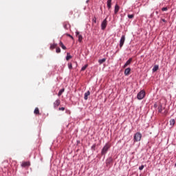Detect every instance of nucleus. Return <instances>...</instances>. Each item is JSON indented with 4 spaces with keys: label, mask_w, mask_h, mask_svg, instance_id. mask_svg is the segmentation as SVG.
Listing matches in <instances>:
<instances>
[{
    "label": "nucleus",
    "mask_w": 176,
    "mask_h": 176,
    "mask_svg": "<svg viewBox=\"0 0 176 176\" xmlns=\"http://www.w3.org/2000/svg\"><path fill=\"white\" fill-rule=\"evenodd\" d=\"M109 148H111V144H109V143L106 144L102 149L101 154L102 155H107V152H108V151H109Z\"/></svg>",
    "instance_id": "f257e3e1"
},
{
    "label": "nucleus",
    "mask_w": 176,
    "mask_h": 176,
    "mask_svg": "<svg viewBox=\"0 0 176 176\" xmlns=\"http://www.w3.org/2000/svg\"><path fill=\"white\" fill-rule=\"evenodd\" d=\"M145 98V91L141 90L137 95L138 100H143Z\"/></svg>",
    "instance_id": "f03ea898"
},
{
    "label": "nucleus",
    "mask_w": 176,
    "mask_h": 176,
    "mask_svg": "<svg viewBox=\"0 0 176 176\" xmlns=\"http://www.w3.org/2000/svg\"><path fill=\"white\" fill-rule=\"evenodd\" d=\"M107 19H104L102 23H101V30L102 31L105 30V28H107V25H108V21H107Z\"/></svg>",
    "instance_id": "7ed1b4c3"
},
{
    "label": "nucleus",
    "mask_w": 176,
    "mask_h": 176,
    "mask_svg": "<svg viewBox=\"0 0 176 176\" xmlns=\"http://www.w3.org/2000/svg\"><path fill=\"white\" fill-rule=\"evenodd\" d=\"M142 135L140 133H136L134 135V141L138 142V141H141V138Z\"/></svg>",
    "instance_id": "20e7f679"
},
{
    "label": "nucleus",
    "mask_w": 176,
    "mask_h": 176,
    "mask_svg": "<svg viewBox=\"0 0 176 176\" xmlns=\"http://www.w3.org/2000/svg\"><path fill=\"white\" fill-rule=\"evenodd\" d=\"M125 41H126V36L122 35L121 36L120 40V49H122V47H123V45H124Z\"/></svg>",
    "instance_id": "39448f33"
},
{
    "label": "nucleus",
    "mask_w": 176,
    "mask_h": 176,
    "mask_svg": "<svg viewBox=\"0 0 176 176\" xmlns=\"http://www.w3.org/2000/svg\"><path fill=\"white\" fill-rule=\"evenodd\" d=\"M63 28H65V30H69V28H71V24H69V22H68V21L63 22Z\"/></svg>",
    "instance_id": "423d86ee"
},
{
    "label": "nucleus",
    "mask_w": 176,
    "mask_h": 176,
    "mask_svg": "<svg viewBox=\"0 0 176 176\" xmlns=\"http://www.w3.org/2000/svg\"><path fill=\"white\" fill-rule=\"evenodd\" d=\"M60 104H61V101L60 100V99H57L53 104L54 105V108L56 109L57 108H58Z\"/></svg>",
    "instance_id": "0eeeda50"
},
{
    "label": "nucleus",
    "mask_w": 176,
    "mask_h": 176,
    "mask_svg": "<svg viewBox=\"0 0 176 176\" xmlns=\"http://www.w3.org/2000/svg\"><path fill=\"white\" fill-rule=\"evenodd\" d=\"M131 72V68L128 67V68L125 69L124 72L125 76H129V75H130Z\"/></svg>",
    "instance_id": "6e6552de"
},
{
    "label": "nucleus",
    "mask_w": 176,
    "mask_h": 176,
    "mask_svg": "<svg viewBox=\"0 0 176 176\" xmlns=\"http://www.w3.org/2000/svg\"><path fill=\"white\" fill-rule=\"evenodd\" d=\"M131 61H133V58H130L124 65L123 68H126L128 65H130L131 64Z\"/></svg>",
    "instance_id": "1a4fd4ad"
},
{
    "label": "nucleus",
    "mask_w": 176,
    "mask_h": 176,
    "mask_svg": "<svg viewBox=\"0 0 176 176\" xmlns=\"http://www.w3.org/2000/svg\"><path fill=\"white\" fill-rule=\"evenodd\" d=\"M107 5L108 10H110V9L112 8V0H107Z\"/></svg>",
    "instance_id": "9d476101"
},
{
    "label": "nucleus",
    "mask_w": 176,
    "mask_h": 176,
    "mask_svg": "<svg viewBox=\"0 0 176 176\" xmlns=\"http://www.w3.org/2000/svg\"><path fill=\"white\" fill-rule=\"evenodd\" d=\"M120 9V7L119 5L116 4L114 7V14H118V12H119V10Z\"/></svg>",
    "instance_id": "9b49d317"
},
{
    "label": "nucleus",
    "mask_w": 176,
    "mask_h": 176,
    "mask_svg": "<svg viewBox=\"0 0 176 176\" xmlns=\"http://www.w3.org/2000/svg\"><path fill=\"white\" fill-rule=\"evenodd\" d=\"M30 166H31V164L30 163V162H23L21 164V167H30Z\"/></svg>",
    "instance_id": "f8f14e48"
},
{
    "label": "nucleus",
    "mask_w": 176,
    "mask_h": 176,
    "mask_svg": "<svg viewBox=\"0 0 176 176\" xmlns=\"http://www.w3.org/2000/svg\"><path fill=\"white\" fill-rule=\"evenodd\" d=\"M157 109H158L159 113H163V110H164L165 108L163 107V105H162V104H160V105L157 107Z\"/></svg>",
    "instance_id": "ddd939ff"
},
{
    "label": "nucleus",
    "mask_w": 176,
    "mask_h": 176,
    "mask_svg": "<svg viewBox=\"0 0 176 176\" xmlns=\"http://www.w3.org/2000/svg\"><path fill=\"white\" fill-rule=\"evenodd\" d=\"M57 47V43H52V44H50V50H54V49H56Z\"/></svg>",
    "instance_id": "4468645a"
},
{
    "label": "nucleus",
    "mask_w": 176,
    "mask_h": 176,
    "mask_svg": "<svg viewBox=\"0 0 176 176\" xmlns=\"http://www.w3.org/2000/svg\"><path fill=\"white\" fill-rule=\"evenodd\" d=\"M89 96H90V91H87L85 93L84 99L87 100L89 98Z\"/></svg>",
    "instance_id": "2eb2a0df"
},
{
    "label": "nucleus",
    "mask_w": 176,
    "mask_h": 176,
    "mask_svg": "<svg viewBox=\"0 0 176 176\" xmlns=\"http://www.w3.org/2000/svg\"><path fill=\"white\" fill-rule=\"evenodd\" d=\"M59 46H60V47H62V49H63V50H67V47L65 45H64V43H62V41L59 42Z\"/></svg>",
    "instance_id": "dca6fc26"
},
{
    "label": "nucleus",
    "mask_w": 176,
    "mask_h": 176,
    "mask_svg": "<svg viewBox=\"0 0 176 176\" xmlns=\"http://www.w3.org/2000/svg\"><path fill=\"white\" fill-rule=\"evenodd\" d=\"M34 115H41V113H39V108L36 107L34 111Z\"/></svg>",
    "instance_id": "f3484780"
},
{
    "label": "nucleus",
    "mask_w": 176,
    "mask_h": 176,
    "mask_svg": "<svg viewBox=\"0 0 176 176\" xmlns=\"http://www.w3.org/2000/svg\"><path fill=\"white\" fill-rule=\"evenodd\" d=\"M105 61H107V58H103L98 60V63L100 64V65H101V64H102V63H105Z\"/></svg>",
    "instance_id": "a211bd4d"
},
{
    "label": "nucleus",
    "mask_w": 176,
    "mask_h": 176,
    "mask_svg": "<svg viewBox=\"0 0 176 176\" xmlns=\"http://www.w3.org/2000/svg\"><path fill=\"white\" fill-rule=\"evenodd\" d=\"M169 123H170V126H171L173 127V126H174V124H175V120L170 119L169 121Z\"/></svg>",
    "instance_id": "6ab92c4d"
},
{
    "label": "nucleus",
    "mask_w": 176,
    "mask_h": 176,
    "mask_svg": "<svg viewBox=\"0 0 176 176\" xmlns=\"http://www.w3.org/2000/svg\"><path fill=\"white\" fill-rule=\"evenodd\" d=\"M78 42L80 43H82V41H83V36H82V34H80L78 35Z\"/></svg>",
    "instance_id": "aec40b11"
},
{
    "label": "nucleus",
    "mask_w": 176,
    "mask_h": 176,
    "mask_svg": "<svg viewBox=\"0 0 176 176\" xmlns=\"http://www.w3.org/2000/svg\"><path fill=\"white\" fill-rule=\"evenodd\" d=\"M64 91H65V89H64V88H63L60 90H59V91L58 93V97H60V96H61Z\"/></svg>",
    "instance_id": "412c9836"
},
{
    "label": "nucleus",
    "mask_w": 176,
    "mask_h": 176,
    "mask_svg": "<svg viewBox=\"0 0 176 176\" xmlns=\"http://www.w3.org/2000/svg\"><path fill=\"white\" fill-rule=\"evenodd\" d=\"M70 58H72V56H71V55L69 54V52H67V56H66V60H67V61H68L69 60H70Z\"/></svg>",
    "instance_id": "4be33fe9"
},
{
    "label": "nucleus",
    "mask_w": 176,
    "mask_h": 176,
    "mask_svg": "<svg viewBox=\"0 0 176 176\" xmlns=\"http://www.w3.org/2000/svg\"><path fill=\"white\" fill-rule=\"evenodd\" d=\"M157 69H159V65H155L153 68V72H156V71H157Z\"/></svg>",
    "instance_id": "5701e85b"
},
{
    "label": "nucleus",
    "mask_w": 176,
    "mask_h": 176,
    "mask_svg": "<svg viewBox=\"0 0 176 176\" xmlns=\"http://www.w3.org/2000/svg\"><path fill=\"white\" fill-rule=\"evenodd\" d=\"M113 162L112 157H110L109 159H107L106 163L107 164H111V163Z\"/></svg>",
    "instance_id": "b1692460"
},
{
    "label": "nucleus",
    "mask_w": 176,
    "mask_h": 176,
    "mask_svg": "<svg viewBox=\"0 0 176 176\" xmlns=\"http://www.w3.org/2000/svg\"><path fill=\"white\" fill-rule=\"evenodd\" d=\"M87 67H89V65L86 64L82 68L80 71H85L86 68H87Z\"/></svg>",
    "instance_id": "393cba45"
},
{
    "label": "nucleus",
    "mask_w": 176,
    "mask_h": 176,
    "mask_svg": "<svg viewBox=\"0 0 176 176\" xmlns=\"http://www.w3.org/2000/svg\"><path fill=\"white\" fill-rule=\"evenodd\" d=\"M66 36H69V38H71V39H72V41L74 40V36L68 33H66Z\"/></svg>",
    "instance_id": "a878e982"
},
{
    "label": "nucleus",
    "mask_w": 176,
    "mask_h": 176,
    "mask_svg": "<svg viewBox=\"0 0 176 176\" xmlns=\"http://www.w3.org/2000/svg\"><path fill=\"white\" fill-rule=\"evenodd\" d=\"M92 22L94 23V24L97 23V18L96 16H94L92 19Z\"/></svg>",
    "instance_id": "bb28decb"
},
{
    "label": "nucleus",
    "mask_w": 176,
    "mask_h": 176,
    "mask_svg": "<svg viewBox=\"0 0 176 176\" xmlns=\"http://www.w3.org/2000/svg\"><path fill=\"white\" fill-rule=\"evenodd\" d=\"M65 113H67V115H71V110L66 109Z\"/></svg>",
    "instance_id": "cd10ccee"
},
{
    "label": "nucleus",
    "mask_w": 176,
    "mask_h": 176,
    "mask_svg": "<svg viewBox=\"0 0 176 176\" xmlns=\"http://www.w3.org/2000/svg\"><path fill=\"white\" fill-rule=\"evenodd\" d=\"M56 53H61V49L60 47H56Z\"/></svg>",
    "instance_id": "c85d7f7f"
},
{
    "label": "nucleus",
    "mask_w": 176,
    "mask_h": 176,
    "mask_svg": "<svg viewBox=\"0 0 176 176\" xmlns=\"http://www.w3.org/2000/svg\"><path fill=\"white\" fill-rule=\"evenodd\" d=\"M168 10V8L167 7H164L162 8V12H167Z\"/></svg>",
    "instance_id": "c756f323"
},
{
    "label": "nucleus",
    "mask_w": 176,
    "mask_h": 176,
    "mask_svg": "<svg viewBox=\"0 0 176 176\" xmlns=\"http://www.w3.org/2000/svg\"><path fill=\"white\" fill-rule=\"evenodd\" d=\"M128 19H134V14H128Z\"/></svg>",
    "instance_id": "7c9ffc66"
},
{
    "label": "nucleus",
    "mask_w": 176,
    "mask_h": 176,
    "mask_svg": "<svg viewBox=\"0 0 176 176\" xmlns=\"http://www.w3.org/2000/svg\"><path fill=\"white\" fill-rule=\"evenodd\" d=\"M67 65H68L69 69H72V63H69Z\"/></svg>",
    "instance_id": "2f4dec72"
},
{
    "label": "nucleus",
    "mask_w": 176,
    "mask_h": 176,
    "mask_svg": "<svg viewBox=\"0 0 176 176\" xmlns=\"http://www.w3.org/2000/svg\"><path fill=\"white\" fill-rule=\"evenodd\" d=\"M58 111H65V107H59Z\"/></svg>",
    "instance_id": "473e14b6"
},
{
    "label": "nucleus",
    "mask_w": 176,
    "mask_h": 176,
    "mask_svg": "<svg viewBox=\"0 0 176 176\" xmlns=\"http://www.w3.org/2000/svg\"><path fill=\"white\" fill-rule=\"evenodd\" d=\"M162 113H163V115H167V113H168V111H167V110H164V112H162Z\"/></svg>",
    "instance_id": "72a5a7b5"
},
{
    "label": "nucleus",
    "mask_w": 176,
    "mask_h": 176,
    "mask_svg": "<svg viewBox=\"0 0 176 176\" xmlns=\"http://www.w3.org/2000/svg\"><path fill=\"white\" fill-rule=\"evenodd\" d=\"M80 32H79V31H76V36H79Z\"/></svg>",
    "instance_id": "f704fd0d"
},
{
    "label": "nucleus",
    "mask_w": 176,
    "mask_h": 176,
    "mask_svg": "<svg viewBox=\"0 0 176 176\" xmlns=\"http://www.w3.org/2000/svg\"><path fill=\"white\" fill-rule=\"evenodd\" d=\"M144 165H142L141 166L139 167V170H144Z\"/></svg>",
    "instance_id": "c9c22d12"
},
{
    "label": "nucleus",
    "mask_w": 176,
    "mask_h": 176,
    "mask_svg": "<svg viewBox=\"0 0 176 176\" xmlns=\"http://www.w3.org/2000/svg\"><path fill=\"white\" fill-rule=\"evenodd\" d=\"M153 107H154V108H157V103H155L154 105H153Z\"/></svg>",
    "instance_id": "e433bc0d"
},
{
    "label": "nucleus",
    "mask_w": 176,
    "mask_h": 176,
    "mask_svg": "<svg viewBox=\"0 0 176 176\" xmlns=\"http://www.w3.org/2000/svg\"><path fill=\"white\" fill-rule=\"evenodd\" d=\"M162 21H163V23H166L167 22V21H166V19H162Z\"/></svg>",
    "instance_id": "4c0bfd02"
},
{
    "label": "nucleus",
    "mask_w": 176,
    "mask_h": 176,
    "mask_svg": "<svg viewBox=\"0 0 176 176\" xmlns=\"http://www.w3.org/2000/svg\"><path fill=\"white\" fill-rule=\"evenodd\" d=\"M156 14H159V11H155Z\"/></svg>",
    "instance_id": "58836bf2"
},
{
    "label": "nucleus",
    "mask_w": 176,
    "mask_h": 176,
    "mask_svg": "<svg viewBox=\"0 0 176 176\" xmlns=\"http://www.w3.org/2000/svg\"><path fill=\"white\" fill-rule=\"evenodd\" d=\"M96 148V145L92 146V148Z\"/></svg>",
    "instance_id": "ea45409f"
}]
</instances>
